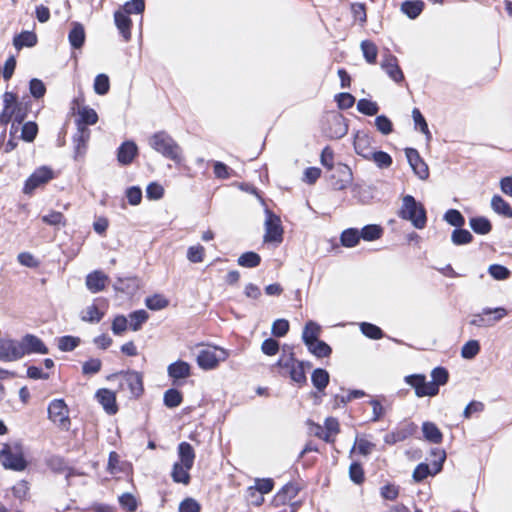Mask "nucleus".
Listing matches in <instances>:
<instances>
[{"label":"nucleus","mask_w":512,"mask_h":512,"mask_svg":"<svg viewBox=\"0 0 512 512\" xmlns=\"http://www.w3.org/2000/svg\"><path fill=\"white\" fill-rule=\"evenodd\" d=\"M472 234L465 229H455L452 232L451 240L455 245H464L472 241Z\"/></svg>","instance_id":"nucleus-60"},{"label":"nucleus","mask_w":512,"mask_h":512,"mask_svg":"<svg viewBox=\"0 0 512 512\" xmlns=\"http://www.w3.org/2000/svg\"><path fill=\"white\" fill-rule=\"evenodd\" d=\"M41 220L44 224L52 227H65L67 219L62 212L51 210L47 215H43Z\"/></svg>","instance_id":"nucleus-37"},{"label":"nucleus","mask_w":512,"mask_h":512,"mask_svg":"<svg viewBox=\"0 0 512 512\" xmlns=\"http://www.w3.org/2000/svg\"><path fill=\"white\" fill-rule=\"evenodd\" d=\"M29 91L34 98L39 99L44 97L46 86L42 80L33 78L29 82Z\"/></svg>","instance_id":"nucleus-63"},{"label":"nucleus","mask_w":512,"mask_h":512,"mask_svg":"<svg viewBox=\"0 0 512 512\" xmlns=\"http://www.w3.org/2000/svg\"><path fill=\"white\" fill-rule=\"evenodd\" d=\"M94 91L98 95H106L110 90V80L106 74H98L94 79Z\"/></svg>","instance_id":"nucleus-54"},{"label":"nucleus","mask_w":512,"mask_h":512,"mask_svg":"<svg viewBox=\"0 0 512 512\" xmlns=\"http://www.w3.org/2000/svg\"><path fill=\"white\" fill-rule=\"evenodd\" d=\"M145 304L150 310H160L166 308L169 302L164 296L155 294L148 297L145 301Z\"/></svg>","instance_id":"nucleus-59"},{"label":"nucleus","mask_w":512,"mask_h":512,"mask_svg":"<svg viewBox=\"0 0 512 512\" xmlns=\"http://www.w3.org/2000/svg\"><path fill=\"white\" fill-rule=\"evenodd\" d=\"M324 134L331 139H340L348 132V124L343 115L331 113L326 116L323 126Z\"/></svg>","instance_id":"nucleus-15"},{"label":"nucleus","mask_w":512,"mask_h":512,"mask_svg":"<svg viewBox=\"0 0 512 512\" xmlns=\"http://www.w3.org/2000/svg\"><path fill=\"white\" fill-rule=\"evenodd\" d=\"M187 258L192 263H201L205 258V248L198 244L191 246L187 250Z\"/></svg>","instance_id":"nucleus-61"},{"label":"nucleus","mask_w":512,"mask_h":512,"mask_svg":"<svg viewBox=\"0 0 512 512\" xmlns=\"http://www.w3.org/2000/svg\"><path fill=\"white\" fill-rule=\"evenodd\" d=\"M108 277L101 271H94L87 275L86 286L92 293H97L105 289Z\"/></svg>","instance_id":"nucleus-25"},{"label":"nucleus","mask_w":512,"mask_h":512,"mask_svg":"<svg viewBox=\"0 0 512 512\" xmlns=\"http://www.w3.org/2000/svg\"><path fill=\"white\" fill-rule=\"evenodd\" d=\"M357 110L364 115L374 116L379 112V106L371 100L360 99L357 103Z\"/></svg>","instance_id":"nucleus-55"},{"label":"nucleus","mask_w":512,"mask_h":512,"mask_svg":"<svg viewBox=\"0 0 512 512\" xmlns=\"http://www.w3.org/2000/svg\"><path fill=\"white\" fill-rule=\"evenodd\" d=\"M38 42V38L33 31H22L13 38V45L17 50L24 47H34Z\"/></svg>","instance_id":"nucleus-29"},{"label":"nucleus","mask_w":512,"mask_h":512,"mask_svg":"<svg viewBox=\"0 0 512 512\" xmlns=\"http://www.w3.org/2000/svg\"><path fill=\"white\" fill-rule=\"evenodd\" d=\"M117 375L122 377V381L119 383V390H127L129 392V398L138 399L144 393L143 374L135 370L120 371L107 377L111 379Z\"/></svg>","instance_id":"nucleus-9"},{"label":"nucleus","mask_w":512,"mask_h":512,"mask_svg":"<svg viewBox=\"0 0 512 512\" xmlns=\"http://www.w3.org/2000/svg\"><path fill=\"white\" fill-rule=\"evenodd\" d=\"M0 463L5 469L13 471H24L27 468L22 446L20 444H2L0 449Z\"/></svg>","instance_id":"nucleus-8"},{"label":"nucleus","mask_w":512,"mask_h":512,"mask_svg":"<svg viewBox=\"0 0 512 512\" xmlns=\"http://www.w3.org/2000/svg\"><path fill=\"white\" fill-rule=\"evenodd\" d=\"M138 155V147L133 141L123 142L117 150V160L123 166L130 165Z\"/></svg>","instance_id":"nucleus-21"},{"label":"nucleus","mask_w":512,"mask_h":512,"mask_svg":"<svg viewBox=\"0 0 512 512\" xmlns=\"http://www.w3.org/2000/svg\"><path fill=\"white\" fill-rule=\"evenodd\" d=\"M47 465H48L49 469L55 473H58V474L66 473L67 476L70 475V468L68 467V465L63 457L52 456L48 459Z\"/></svg>","instance_id":"nucleus-43"},{"label":"nucleus","mask_w":512,"mask_h":512,"mask_svg":"<svg viewBox=\"0 0 512 512\" xmlns=\"http://www.w3.org/2000/svg\"><path fill=\"white\" fill-rule=\"evenodd\" d=\"M359 327L361 332L370 339L378 340L384 336L381 328L372 323L362 322L359 324Z\"/></svg>","instance_id":"nucleus-50"},{"label":"nucleus","mask_w":512,"mask_h":512,"mask_svg":"<svg viewBox=\"0 0 512 512\" xmlns=\"http://www.w3.org/2000/svg\"><path fill=\"white\" fill-rule=\"evenodd\" d=\"M191 468H187V466L180 464L178 462L174 463L171 477L175 483H181L184 485H188L191 480V476L189 474V470Z\"/></svg>","instance_id":"nucleus-33"},{"label":"nucleus","mask_w":512,"mask_h":512,"mask_svg":"<svg viewBox=\"0 0 512 512\" xmlns=\"http://www.w3.org/2000/svg\"><path fill=\"white\" fill-rule=\"evenodd\" d=\"M80 344V338L66 335L58 339V348L63 352L73 351Z\"/></svg>","instance_id":"nucleus-57"},{"label":"nucleus","mask_w":512,"mask_h":512,"mask_svg":"<svg viewBox=\"0 0 512 512\" xmlns=\"http://www.w3.org/2000/svg\"><path fill=\"white\" fill-rule=\"evenodd\" d=\"M24 357L20 341L0 338V361L13 362Z\"/></svg>","instance_id":"nucleus-16"},{"label":"nucleus","mask_w":512,"mask_h":512,"mask_svg":"<svg viewBox=\"0 0 512 512\" xmlns=\"http://www.w3.org/2000/svg\"><path fill=\"white\" fill-rule=\"evenodd\" d=\"M422 432L424 438L434 444L441 443L443 435L439 428L432 422H424L422 424Z\"/></svg>","instance_id":"nucleus-35"},{"label":"nucleus","mask_w":512,"mask_h":512,"mask_svg":"<svg viewBox=\"0 0 512 512\" xmlns=\"http://www.w3.org/2000/svg\"><path fill=\"white\" fill-rule=\"evenodd\" d=\"M263 246L278 247L283 242L284 230L278 215L265 208Z\"/></svg>","instance_id":"nucleus-7"},{"label":"nucleus","mask_w":512,"mask_h":512,"mask_svg":"<svg viewBox=\"0 0 512 512\" xmlns=\"http://www.w3.org/2000/svg\"><path fill=\"white\" fill-rule=\"evenodd\" d=\"M307 348L310 353H312L313 355H315L316 357H319V358L327 357L332 352L330 346L320 339L307 345Z\"/></svg>","instance_id":"nucleus-45"},{"label":"nucleus","mask_w":512,"mask_h":512,"mask_svg":"<svg viewBox=\"0 0 512 512\" xmlns=\"http://www.w3.org/2000/svg\"><path fill=\"white\" fill-rule=\"evenodd\" d=\"M102 368V361L98 358H91L82 365V373L84 375L97 374Z\"/></svg>","instance_id":"nucleus-64"},{"label":"nucleus","mask_w":512,"mask_h":512,"mask_svg":"<svg viewBox=\"0 0 512 512\" xmlns=\"http://www.w3.org/2000/svg\"><path fill=\"white\" fill-rule=\"evenodd\" d=\"M22 351L25 355L30 354H48L49 349L45 343L36 335L26 334L20 341Z\"/></svg>","instance_id":"nucleus-17"},{"label":"nucleus","mask_w":512,"mask_h":512,"mask_svg":"<svg viewBox=\"0 0 512 512\" xmlns=\"http://www.w3.org/2000/svg\"><path fill=\"white\" fill-rule=\"evenodd\" d=\"M480 352V344L478 340H469L461 348V356L470 360L477 356Z\"/></svg>","instance_id":"nucleus-52"},{"label":"nucleus","mask_w":512,"mask_h":512,"mask_svg":"<svg viewBox=\"0 0 512 512\" xmlns=\"http://www.w3.org/2000/svg\"><path fill=\"white\" fill-rule=\"evenodd\" d=\"M149 145L165 158L179 164L182 161L181 148L177 142L166 132L154 133L149 138Z\"/></svg>","instance_id":"nucleus-4"},{"label":"nucleus","mask_w":512,"mask_h":512,"mask_svg":"<svg viewBox=\"0 0 512 512\" xmlns=\"http://www.w3.org/2000/svg\"><path fill=\"white\" fill-rule=\"evenodd\" d=\"M299 492V488L292 483L286 484L273 498L272 503L278 507L294 499Z\"/></svg>","instance_id":"nucleus-26"},{"label":"nucleus","mask_w":512,"mask_h":512,"mask_svg":"<svg viewBox=\"0 0 512 512\" xmlns=\"http://www.w3.org/2000/svg\"><path fill=\"white\" fill-rule=\"evenodd\" d=\"M38 134V125L36 122H25L21 130V139L26 142H33Z\"/></svg>","instance_id":"nucleus-53"},{"label":"nucleus","mask_w":512,"mask_h":512,"mask_svg":"<svg viewBox=\"0 0 512 512\" xmlns=\"http://www.w3.org/2000/svg\"><path fill=\"white\" fill-rule=\"evenodd\" d=\"M360 232V239H363L365 241H374L383 235V228L376 224H370L364 226Z\"/></svg>","instance_id":"nucleus-38"},{"label":"nucleus","mask_w":512,"mask_h":512,"mask_svg":"<svg viewBox=\"0 0 512 512\" xmlns=\"http://www.w3.org/2000/svg\"><path fill=\"white\" fill-rule=\"evenodd\" d=\"M277 365L283 370L284 373H288L291 380L299 386L306 383V373L304 362L296 360L291 354L282 356Z\"/></svg>","instance_id":"nucleus-12"},{"label":"nucleus","mask_w":512,"mask_h":512,"mask_svg":"<svg viewBox=\"0 0 512 512\" xmlns=\"http://www.w3.org/2000/svg\"><path fill=\"white\" fill-rule=\"evenodd\" d=\"M375 127L383 135H389L393 131V124L385 115H379L375 118Z\"/></svg>","instance_id":"nucleus-62"},{"label":"nucleus","mask_w":512,"mask_h":512,"mask_svg":"<svg viewBox=\"0 0 512 512\" xmlns=\"http://www.w3.org/2000/svg\"><path fill=\"white\" fill-rule=\"evenodd\" d=\"M68 39L70 45L75 49H80L85 42V31L80 23H75L69 32Z\"/></svg>","instance_id":"nucleus-34"},{"label":"nucleus","mask_w":512,"mask_h":512,"mask_svg":"<svg viewBox=\"0 0 512 512\" xmlns=\"http://www.w3.org/2000/svg\"><path fill=\"white\" fill-rule=\"evenodd\" d=\"M381 67L395 82H400L403 80L404 76L395 56L391 54L385 55L382 60Z\"/></svg>","instance_id":"nucleus-23"},{"label":"nucleus","mask_w":512,"mask_h":512,"mask_svg":"<svg viewBox=\"0 0 512 512\" xmlns=\"http://www.w3.org/2000/svg\"><path fill=\"white\" fill-rule=\"evenodd\" d=\"M100 303L103 304V309L100 308V306L96 303V301L91 304L90 306L86 307L84 311L81 313V320L88 323H98L100 322L103 317L105 316L106 312V300L105 299H98Z\"/></svg>","instance_id":"nucleus-22"},{"label":"nucleus","mask_w":512,"mask_h":512,"mask_svg":"<svg viewBox=\"0 0 512 512\" xmlns=\"http://www.w3.org/2000/svg\"><path fill=\"white\" fill-rule=\"evenodd\" d=\"M178 454L180 461L178 463L192 468L195 460V452L193 447L188 442H181L178 445Z\"/></svg>","instance_id":"nucleus-30"},{"label":"nucleus","mask_w":512,"mask_h":512,"mask_svg":"<svg viewBox=\"0 0 512 512\" xmlns=\"http://www.w3.org/2000/svg\"><path fill=\"white\" fill-rule=\"evenodd\" d=\"M311 380L316 389L323 391L329 383V373L321 368L315 369Z\"/></svg>","instance_id":"nucleus-44"},{"label":"nucleus","mask_w":512,"mask_h":512,"mask_svg":"<svg viewBox=\"0 0 512 512\" xmlns=\"http://www.w3.org/2000/svg\"><path fill=\"white\" fill-rule=\"evenodd\" d=\"M168 375L173 381L186 379L191 375V366L189 363L178 360L168 366Z\"/></svg>","instance_id":"nucleus-27"},{"label":"nucleus","mask_w":512,"mask_h":512,"mask_svg":"<svg viewBox=\"0 0 512 512\" xmlns=\"http://www.w3.org/2000/svg\"><path fill=\"white\" fill-rule=\"evenodd\" d=\"M90 134V129H77L73 138L75 158L82 157L86 153Z\"/></svg>","instance_id":"nucleus-28"},{"label":"nucleus","mask_w":512,"mask_h":512,"mask_svg":"<svg viewBox=\"0 0 512 512\" xmlns=\"http://www.w3.org/2000/svg\"><path fill=\"white\" fill-rule=\"evenodd\" d=\"M163 402L168 408L178 407L183 402V394L175 388H170L165 391Z\"/></svg>","instance_id":"nucleus-40"},{"label":"nucleus","mask_w":512,"mask_h":512,"mask_svg":"<svg viewBox=\"0 0 512 512\" xmlns=\"http://www.w3.org/2000/svg\"><path fill=\"white\" fill-rule=\"evenodd\" d=\"M145 10V2H124L114 13V21L125 42L130 41L132 36V21L130 15L142 14Z\"/></svg>","instance_id":"nucleus-3"},{"label":"nucleus","mask_w":512,"mask_h":512,"mask_svg":"<svg viewBox=\"0 0 512 512\" xmlns=\"http://www.w3.org/2000/svg\"><path fill=\"white\" fill-rule=\"evenodd\" d=\"M400 10L410 19H415L423 11V2H402Z\"/></svg>","instance_id":"nucleus-48"},{"label":"nucleus","mask_w":512,"mask_h":512,"mask_svg":"<svg viewBox=\"0 0 512 512\" xmlns=\"http://www.w3.org/2000/svg\"><path fill=\"white\" fill-rule=\"evenodd\" d=\"M432 381L427 382L423 374H413L405 377V382L415 389L417 397H434L439 393V386L449 380V373L444 367H436L431 371Z\"/></svg>","instance_id":"nucleus-2"},{"label":"nucleus","mask_w":512,"mask_h":512,"mask_svg":"<svg viewBox=\"0 0 512 512\" xmlns=\"http://www.w3.org/2000/svg\"><path fill=\"white\" fill-rule=\"evenodd\" d=\"M360 240V232L356 228H349L342 232L340 241L344 247H355Z\"/></svg>","instance_id":"nucleus-39"},{"label":"nucleus","mask_w":512,"mask_h":512,"mask_svg":"<svg viewBox=\"0 0 512 512\" xmlns=\"http://www.w3.org/2000/svg\"><path fill=\"white\" fill-rule=\"evenodd\" d=\"M228 358L225 349L208 345L198 352L196 362L203 370H212L218 367L219 363Z\"/></svg>","instance_id":"nucleus-11"},{"label":"nucleus","mask_w":512,"mask_h":512,"mask_svg":"<svg viewBox=\"0 0 512 512\" xmlns=\"http://www.w3.org/2000/svg\"><path fill=\"white\" fill-rule=\"evenodd\" d=\"M470 227L475 233L487 234L491 231V223L487 218L475 217L470 219Z\"/></svg>","instance_id":"nucleus-47"},{"label":"nucleus","mask_w":512,"mask_h":512,"mask_svg":"<svg viewBox=\"0 0 512 512\" xmlns=\"http://www.w3.org/2000/svg\"><path fill=\"white\" fill-rule=\"evenodd\" d=\"M361 50L363 52L365 60L368 63H370V64L376 63L378 49L373 42H371L369 40L362 41L361 42Z\"/></svg>","instance_id":"nucleus-49"},{"label":"nucleus","mask_w":512,"mask_h":512,"mask_svg":"<svg viewBox=\"0 0 512 512\" xmlns=\"http://www.w3.org/2000/svg\"><path fill=\"white\" fill-rule=\"evenodd\" d=\"M201 504L192 497L184 498L178 506V512H201Z\"/></svg>","instance_id":"nucleus-58"},{"label":"nucleus","mask_w":512,"mask_h":512,"mask_svg":"<svg viewBox=\"0 0 512 512\" xmlns=\"http://www.w3.org/2000/svg\"><path fill=\"white\" fill-rule=\"evenodd\" d=\"M55 177V173L50 167L40 166L25 181L23 193L32 195L37 188L43 187Z\"/></svg>","instance_id":"nucleus-13"},{"label":"nucleus","mask_w":512,"mask_h":512,"mask_svg":"<svg viewBox=\"0 0 512 512\" xmlns=\"http://www.w3.org/2000/svg\"><path fill=\"white\" fill-rule=\"evenodd\" d=\"M405 154L409 165L413 169L414 173L421 179L425 180L429 176V169L427 164L420 157L418 151L413 148H407Z\"/></svg>","instance_id":"nucleus-19"},{"label":"nucleus","mask_w":512,"mask_h":512,"mask_svg":"<svg viewBox=\"0 0 512 512\" xmlns=\"http://www.w3.org/2000/svg\"><path fill=\"white\" fill-rule=\"evenodd\" d=\"M375 448V444L364 438H356L354 446L352 447L351 453L357 451L363 456L369 455Z\"/></svg>","instance_id":"nucleus-56"},{"label":"nucleus","mask_w":512,"mask_h":512,"mask_svg":"<svg viewBox=\"0 0 512 512\" xmlns=\"http://www.w3.org/2000/svg\"><path fill=\"white\" fill-rule=\"evenodd\" d=\"M340 178L332 183L335 190H344L352 182V172L347 165H340L337 168Z\"/></svg>","instance_id":"nucleus-32"},{"label":"nucleus","mask_w":512,"mask_h":512,"mask_svg":"<svg viewBox=\"0 0 512 512\" xmlns=\"http://www.w3.org/2000/svg\"><path fill=\"white\" fill-rule=\"evenodd\" d=\"M507 315L508 311L504 307H486L480 312L471 314L469 324L477 328H489L501 321Z\"/></svg>","instance_id":"nucleus-10"},{"label":"nucleus","mask_w":512,"mask_h":512,"mask_svg":"<svg viewBox=\"0 0 512 512\" xmlns=\"http://www.w3.org/2000/svg\"><path fill=\"white\" fill-rule=\"evenodd\" d=\"M148 318L149 315L144 309L134 311L129 314V326L133 331H138Z\"/></svg>","instance_id":"nucleus-42"},{"label":"nucleus","mask_w":512,"mask_h":512,"mask_svg":"<svg viewBox=\"0 0 512 512\" xmlns=\"http://www.w3.org/2000/svg\"><path fill=\"white\" fill-rule=\"evenodd\" d=\"M431 453L433 456L431 466L426 463H421L415 468L413 478L416 482H420L429 475H434L442 469L443 462L446 458L445 451L441 449H433Z\"/></svg>","instance_id":"nucleus-14"},{"label":"nucleus","mask_w":512,"mask_h":512,"mask_svg":"<svg viewBox=\"0 0 512 512\" xmlns=\"http://www.w3.org/2000/svg\"><path fill=\"white\" fill-rule=\"evenodd\" d=\"M493 211L507 218H512V207L501 196L494 195L491 199Z\"/></svg>","instance_id":"nucleus-36"},{"label":"nucleus","mask_w":512,"mask_h":512,"mask_svg":"<svg viewBox=\"0 0 512 512\" xmlns=\"http://www.w3.org/2000/svg\"><path fill=\"white\" fill-rule=\"evenodd\" d=\"M353 146L356 154L364 159L369 158L373 152L372 138L364 131H357L355 133Z\"/></svg>","instance_id":"nucleus-20"},{"label":"nucleus","mask_w":512,"mask_h":512,"mask_svg":"<svg viewBox=\"0 0 512 512\" xmlns=\"http://www.w3.org/2000/svg\"><path fill=\"white\" fill-rule=\"evenodd\" d=\"M412 118L415 128L419 129V131L425 135L426 139L430 141L432 135L429 131L428 124L418 108L412 110Z\"/></svg>","instance_id":"nucleus-46"},{"label":"nucleus","mask_w":512,"mask_h":512,"mask_svg":"<svg viewBox=\"0 0 512 512\" xmlns=\"http://www.w3.org/2000/svg\"><path fill=\"white\" fill-rule=\"evenodd\" d=\"M47 418L59 431H70L72 426L70 408L63 398H56L48 403Z\"/></svg>","instance_id":"nucleus-5"},{"label":"nucleus","mask_w":512,"mask_h":512,"mask_svg":"<svg viewBox=\"0 0 512 512\" xmlns=\"http://www.w3.org/2000/svg\"><path fill=\"white\" fill-rule=\"evenodd\" d=\"M78 118L75 123L77 129H89L88 125H95L98 122L97 112L90 107H81L77 111Z\"/></svg>","instance_id":"nucleus-24"},{"label":"nucleus","mask_w":512,"mask_h":512,"mask_svg":"<svg viewBox=\"0 0 512 512\" xmlns=\"http://www.w3.org/2000/svg\"><path fill=\"white\" fill-rule=\"evenodd\" d=\"M325 435L323 440L326 442H333L335 435L339 432V423L336 418L329 417L325 420Z\"/></svg>","instance_id":"nucleus-51"},{"label":"nucleus","mask_w":512,"mask_h":512,"mask_svg":"<svg viewBox=\"0 0 512 512\" xmlns=\"http://www.w3.org/2000/svg\"><path fill=\"white\" fill-rule=\"evenodd\" d=\"M366 160L373 161L380 169L389 168L392 165V157L384 151H373Z\"/></svg>","instance_id":"nucleus-41"},{"label":"nucleus","mask_w":512,"mask_h":512,"mask_svg":"<svg viewBox=\"0 0 512 512\" xmlns=\"http://www.w3.org/2000/svg\"><path fill=\"white\" fill-rule=\"evenodd\" d=\"M95 398L108 415H115L118 410L116 393L107 388H100L95 393Z\"/></svg>","instance_id":"nucleus-18"},{"label":"nucleus","mask_w":512,"mask_h":512,"mask_svg":"<svg viewBox=\"0 0 512 512\" xmlns=\"http://www.w3.org/2000/svg\"><path fill=\"white\" fill-rule=\"evenodd\" d=\"M398 215L400 218L410 221L417 229H423L427 222L424 206L411 195L402 198V206Z\"/></svg>","instance_id":"nucleus-6"},{"label":"nucleus","mask_w":512,"mask_h":512,"mask_svg":"<svg viewBox=\"0 0 512 512\" xmlns=\"http://www.w3.org/2000/svg\"><path fill=\"white\" fill-rule=\"evenodd\" d=\"M3 107L0 112V125L7 126L12 120L22 124L31 110V98L23 96L19 99L17 93L5 91L2 95Z\"/></svg>","instance_id":"nucleus-1"},{"label":"nucleus","mask_w":512,"mask_h":512,"mask_svg":"<svg viewBox=\"0 0 512 512\" xmlns=\"http://www.w3.org/2000/svg\"><path fill=\"white\" fill-rule=\"evenodd\" d=\"M321 330H322L321 326L318 323H316L312 320L308 321L305 324L303 332H302V340L305 343V345L307 346V345L311 344L312 342L318 340Z\"/></svg>","instance_id":"nucleus-31"}]
</instances>
